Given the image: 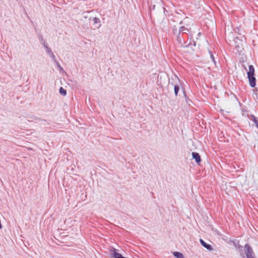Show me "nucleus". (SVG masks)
Returning <instances> with one entry per match:
<instances>
[{"instance_id": "obj_1", "label": "nucleus", "mask_w": 258, "mask_h": 258, "mask_svg": "<svg viewBox=\"0 0 258 258\" xmlns=\"http://www.w3.org/2000/svg\"><path fill=\"white\" fill-rule=\"evenodd\" d=\"M248 71L247 73V78L249 80V85L251 87H254L256 85V79L254 77V68L252 65L248 67Z\"/></svg>"}, {"instance_id": "obj_2", "label": "nucleus", "mask_w": 258, "mask_h": 258, "mask_svg": "<svg viewBox=\"0 0 258 258\" xmlns=\"http://www.w3.org/2000/svg\"><path fill=\"white\" fill-rule=\"evenodd\" d=\"M244 248L246 258H255L253 249L248 243L245 244Z\"/></svg>"}, {"instance_id": "obj_3", "label": "nucleus", "mask_w": 258, "mask_h": 258, "mask_svg": "<svg viewBox=\"0 0 258 258\" xmlns=\"http://www.w3.org/2000/svg\"><path fill=\"white\" fill-rule=\"evenodd\" d=\"M176 40L178 42V43L181 45V46L183 47H190V45H191V44H186V42H185L184 40L183 34L178 32V34L176 35Z\"/></svg>"}, {"instance_id": "obj_4", "label": "nucleus", "mask_w": 258, "mask_h": 258, "mask_svg": "<svg viewBox=\"0 0 258 258\" xmlns=\"http://www.w3.org/2000/svg\"><path fill=\"white\" fill-rule=\"evenodd\" d=\"M192 158L194 159L197 164H199L201 161V156L200 154L195 152H193L191 154Z\"/></svg>"}, {"instance_id": "obj_5", "label": "nucleus", "mask_w": 258, "mask_h": 258, "mask_svg": "<svg viewBox=\"0 0 258 258\" xmlns=\"http://www.w3.org/2000/svg\"><path fill=\"white\" fill-rule=\"evenodd\" d=\"M200 243L201 244V245L204 247L205 248H206L207 249L211 251L213 249V248H212V246L210 244H209L208 243H207L204 240H203L202 239H200Z\"/></svg>"}, {"instance_id": "obj_6", "label": "nucleus", "mask_w": 258, "mask_h": 258, "mask_svg": "<svg viewBox=\"0 0 258 258\" xmlns=\"http://www.w3.org/2000/svg\"><path fill=\"white\" fill-rule=\"evenodd\" d=\"M189 32V29L184 26H181L178 31V32L181 33L182 34H187Z\"/></svg>"}, {"instance_id": "obj_7", "label": "nucleus", "mask_w": 258, "mask_h": 258, "mask_svg": "<svg viewBox=\"0 0 258 258\" xmlns=\"http://www.w3.org/2000/svg\"><path fill=\"white\" fill-rule=\"evenodd\" d=\"M43 46L46 50V52L49 55L51 53H52L53 52L51 50V49L48 46L47 43L45 42H43Z\"/></svg>"}, {"instance_id": "obj_8", "label": "nucleus", "mask_w": 258, "mask_h": 258, "mask_svg": "<svg viewBox=\"0 0 258 258\" xmlns=\"http://www.w3.org/2000/svg\"><path fill=\"white\" fill-rule=\"evenodd\" d=\"M93 21L95 24H98V26H97V28H99L101 26V22L99 18L94 17L93 18Z\"/></svg>"}, {"instance_id": "obj_9", "label": "nucleus", "mask_w": 258, "mask_h": 258, "mask_svg": "<svg viewBox=\"0 0 258 258\" xmlns=\"http://www.w3.org/2000/svg\"><path fill=\"white\" fill-rule=\"evenodd\" d=\"M173 255L176 258H184L183 254L178 251L174 252Z\"/></svg>"}, {"instance_id": "obj_10", "label": "nucleus", "mask_w": 258, "mask_h": 258, "mask_svg": "<svg viewBox=\"0 0 258 258\" xmlns=\"http://www.w3.org/2000/svg\"><path fill=\"white\" fill-rule=\"evenodd\" d=\"M59 92V94L62 96H66L67 95V91L62 87H60Z\"/></svg>"}, {"instance_id": "obj_11", "label": "nucleus", "mask_w": 258, "mask_h": 258, "mask_svg": "<svg viewBox=\"0 0 258 258\" xmlns=\"http://www.w3.org/2000/svg\"><path fill=\"white\" fill-rule=\"evenodd\" d=\"M251 117L252 121L255 124L256 126L258 128V120L256 117L253 115H251Z\"/></svg>"}, {"instance_id": "obj_12", "label": "nucleus", "mask_w": 258, "mask_h": 258, "mask_svg": "<svg viewBox=\"0 0 258 258\" xmlns=\"http://www.w3.org/2000/svg\"><path fill=\"white\" fill-rule=\"evenodd\" d=\"M179 90V86L178 85H175L174 86V94L176 96H177L178 91Z\"/></svg>"}, {"instance_id": "obj_13", "label": "nucleus", "mask_w": 258, "mask_h": 258, "mask_svg": "<svg viewBox=\"0 0 258 258\" xmlns=\"http://www.w3.org/2000/svg\"><path fill=\"white\" fill-rule=\"evenodd\" d=\"M236 48L237 49V50L239 54H241L242 53L243 48L241 46H240L239 45H237L236 46Z\"/></svg>"}, {"instance_id": "obj_14", "label": "nucleus", "mask_w": 258, "mask_h": 258, "mask_svg": "<svg viewBox=\"0 0 258 258\" xmlns=\"http://www.w3.org/2000/svg\"><path fill=\"white\" fill-rule=\"evenodd\" d=\"M209 53L210 54V57L212 60V61L215 63L216 64V61H215V58H214V56L213 55V54L212 53V52L211 51H209Z\"/></svg>"}, {"instance_id": "obj_15", "label": "nucleus", "mask_w": 258, "mask_h": 258, "mask_svg": "<svg viewBox=\"0 0 258 258\" xmlns=\"http://www.w3.org/2000/svg\"><path fill=\"white\" fill-rule=\"evenodd\" d=\"M49 56L52 58V59L55 61V62H56V59H55V56L54 55V54H53V53H51L50 55H49Z\"/></svg>"}, {"instance_id": "obj_16", "label": "nucleus", "mask_w": 258, "mask_h": 258, "mask_svg": "<svg viewBox=\"0 0 258 258\" xmlns=\"http://www.w3.org/2000/svg\"><path fill=\"white\" fill-rule=\"evenodd\" d=\"M173 34L176 35L178 34V31L175 26H174V28H173Z\"/></svg>"}, {"instance_id": "obj_17", "label": "nucleus", "mask_w": 258, "mask_h": 258, "mask_svg": "<svg viewBox=\"0 0 258 258\" xmlns=\"http://www.w3.org/2000/svg\"><path fill=\"white\" fill-rule=\"evenodd\" d=\"M39 40L42 43V44H43V42H45V41L44 40L43 38V37L41 36V35H39Z\"/></svg>"}, {"instance_id": "obj_18", "label": "nucleus", "mask_w": 258, "mask_h": 258, "mask_svg": "<svg viewBox=\"0 0 258 258\" xmlns=\"http://www.w3.org/2000/svg\"><path fill=\"white\" fill-rule=\"evenodd\" d=\"M238 248H242V246H241V245H239V246H238ZM241 255L243 258H244V254H243V252H242V249H241Z\"/></svg>"}, {"instance_id": "obj_19", "label": "nucleus", "mask_w": 258, "mask_h": 258, "mask_svg": "<svg viewBox=\"0 0 258 258\" xmlns=\"http://www.w3.org/2000/svg\"><path fill=\"white\" fill-rule=\"evenodd\" d=\"M190 44H191V45H190V46L191 45H193L194 46H195L196 45V42L195 41H193V43L192 44L191 43H189Z\"/></svg>"}, {"instance_id": "obj_20", "label": "nucleus", "mask_w": 258, "mask_h": 258, "mask_svg": "<svg viewBox=\"0 0 258 258\" xmlns=\"http://www.w3.org/2000/svg\"><path fill=\"white\" fill-rule=\"evenodd\" d=\"M56 62L57 63V66H58V67L60 69H61V70L62 69V68L60 67V64L58 63V62Z\"/></svg>"}, {"instance_id": "obj_21", "label": "nucleus", "mask_w": 258, "mask_h": 258, "mask_svg": "<svg viewBox=\"0 0 258 258\" xmlns=\"http://www.w3.org/2000/svg\"><path fill=\"white\" fill-rule=\"evenodd\" d=\"M182 23V21H181V22H180V24H181Z\"/></svg>"}]
</instances>
